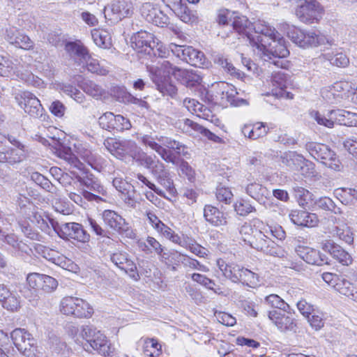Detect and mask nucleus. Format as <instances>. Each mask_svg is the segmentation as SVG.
Returning a JSON list of instances; mask_svg holds the SVG:
<instances>
[{
    "instance_id": "obj_1",
    "label": "nucleus",
    "mask_w": 357,
    "mask_h": 357,
    "mask_svg": "<svg viewBox=\"0 0 357 357\" xmlns=\"http://www.w3.org/2000/svg\"><path fill=\"white\" fill-rule=\"evenodd\" d=\"M255 33L261 34L259 45L255 44L254 51L261 59L281 68H286L288 62L284 59L289 54L285 41L275 29L266 22L258 20L255 26Z\"/></svg>"
},
{
    "instance_id": "obj_2",
    "label": "nucleus",
    "mask_w": 357,
    "mask_h": 357,
    "mask_svg": "<svg viewBox=\"0 0 357 357\" xmlns=\"http://www.w3.org/2000/svg\"><path fill=\"white\" fill-rule=\"evenodd\" d=\"M147 68L153 82L163 96L174 97L176 94V87L169 80L171 74L187 87H192L202 80L199 75L173 66L168 61H159L157 66H150Z\"/></svg>"
},
{
    "instance_id": "obj_3",
    "label": "nucleus",
    "mask_w": 357,
    "mask_h": 357,
    "mask_svg": "<svg viewBox=\"0 0 357 357\" xmlns=\"http://www.w3.org/2000/svg\"><path fill=\"white\" fill-rule=\"evenodd\" d=\"M140 142L154 150L166 162L177 164V155L186 158H189L190 155L185 144L168 137L156 136L155 138L145 135L140 137Z\"/></svg>"
},
{
    "instance_id": "obj_4",
    "label": "nucleus",
    "mask_w": 357,
    "mask_h": 357,
    "mask_svg": "<svg viewBox=\"0 0 357 357\" xmlns=\"http://www.w3.org/2000/svg\"><path fill=\"white\" fill-rule=\"evenodd\" d=\"M254 227L259 228L255 230V238L252 240L244 238V241H247L250 245L266 255L278 257L280 258H287V253L284 250L277 245L270 238L267 236L264 231H261V225H264L263 222L258 219L253 220Z\"/></svg>"
},
{
    "instance_id": "obj_5",
    "label": "nucleus",
    "mask_w": 357,
    "mask_h": 357,
    "mask_svg": "<svg viewBox=\"0 0 357 357\" xmlns=\"http://www.w3.org/2000/svg\"><path fill=\"white\" fill-rule=\"evenodd\" d=\"M82 335L86 342L84 345L85 350L88 351L89 347H91L104 356H108L112 353L111 344L106 336L93 326H84Z\"/></svg>"
},
{
    "instance_id": "obj_6",
    "label": "nucleus",
    "mask_w": 357,
    "mask_h": 357,
    "mask_svg": "<svg viewBox=\"0 0 357 357\" xmlns=\"http://www.w3.org/2000/svg\"><path fill=\"white\" fill-rule=\"evenodd\" d=\"M288 26L287 36L298 46L303 48L317 47L328 42L326 37L319 31H305L295 26Z\"/></svg>"
},
{
    "instance_id": "obj_7",
    "label": "nucleus",
    "mask_w": 357,
    "mask_h": 357,
    "mask_svg": "<svg viewBox=\"0 0 357 357\" xmlns=\"http://www.w3.org/2000/svg\"><path fill=\"white\" fill-rule=\"evenodd\" d=\"M305 149L310 155L315 160L320 161L326 167L340 171L341 162L336 154L327 145L317 142H307L305 144Z\"/></svg>"
},
{
    "instance_id": "obj_8",
    "label": "nucleus",
    "mask_w": 357,
    "mask_h": 357,
    "mask_svg": "<svg viewBox=\"0 0 357 357\" xmlns=\"http://www.w3.org/2000/svg\"><path fill=\"white\" fill-rule=\"evenodd\" d=\"M134 6L131 0H116L105 7V17L114 24L134 13Z\"/></svg>"
},
{
    "instance_id": "obj_9",
    "label": "nucleus",
    "mask_w": 357,
    "mask_h": 357,
    "mask_svg": "<svg viewBox=\"0 0 357 357\" xmlns=\"http://www.w3.org/2000/svg\"><path fill=\"white\" fill-rule=\"evenodd\" d=\"M52 228L64 240L74 239L81 243H86L90 240V235L82 225L77 222L53 224Z\"/></svg>"
},
{
    "instance_id": "obj_10",
    "label": "nucleus",
    "mask_w": 357,
    "mask_h": 357,
    "mask_svg": "<svg viewBox=\"0 0 357 357\" xmlns=\"http://www.w3.org/2000/svg\"><path fill=\"white\" fill-rule=\"evenodd\" d=\"M15 99L19 106L31 116L38 118L41 121L46 119V115L43 114L44 109L40 101L32 93L22 92L15 96Z\"/></svg>"
},
{
    "instance_id": "obj_11",
    "label": "nucleus",
    "mask_w": 357,
    "mask_h": 357,
    "mask_svg": "<svg viewBox=\"0 0 357 357\" xmlns=\"http://www.w3.org/2000/svg\"><path fill=\"white\" fill-rule=\"evenodd\" d=\"M321 8L317 0H299L296 15L305 24L317 22L321 17Z\"/></svg>"
},
{
    "instance_id": "obj_12",
    "label": "nucleus",
    "mask_w": 357,
    "mask_h": 357,
    "mask_svg": "<svg viewBox=\"0 0 357 357\" xmlns=\"http://www.w3.org/2000/svg\"><path fill=\"white\" fill-rule=\"evenodd\" d=\"M105 224L122 236L130 238L135 237V233L124 218L114 211L105 210L102 214Z\"/></svg>"
},
{
    "instance_id": "obj_13",
    "label": "nucleus",
    "mask_w": 357,
    "mask_h": 357,
    "mask_svg": "<svg viewBox=\"0 0 357 357\" xmlns=\"http://www.w3.org/2000/svg\"><path fill=\"white\" fill-rule=\"evenodd\" d=\"M280 159L283 165L292 170L301 171L306 176L314 175V164L294 151L284 153Z\"/></svg>"
},
{
    "instance_id": "obj_14",
    "label": "nucleus",
    "mask_w": 357,
    "mask_h": 357,
    "mask_svg": "<svg viewBox=\"0 0 357 357\" xmlns=\"http://www.w3.org/2000/svg\"><path fill=\"white\" fill-rule=\"evenodd\" d=\"M257 22L252 24L245 16L240 15L236 13L231 25L237 33L246 37L250 45L254 47L255 44H259V38L261 35L255 33V26Z\"/></svg>"
},
{
    "instance_id": "obj_15",
    "label": "nucleus",
    "mask_w": 357,
    "mask_h": 357,
    "mask_svg": "<svg viewBox=\"0 0 357 357\" xmlns=\"http://www.w3.org/2000/svg\"><path fill=\"white\" fill-rule=\"evenodd\" d=\"M76 178L80 185H83L87 189H83L81 191L82 195L86 199L91 202L95 201L96 202H98L100 200H101L100 196L89 191L91 190L100 195H105V190L96 177H95L93 174H86L84 176H76Z\"/></svg>"
},
{
    "instance_id": "obj_16",
    "label": "nucleus",
    "mask_w": 357,
    "mask_h": 357,
    "mask_svg": "<svg viewBox=\"0 0 357 357\" xmlns=\"http://www.w3.org/2000/svg\"><path fill=\"white\" fill-rule=\"evenodd\" d=\"M130 40L132 47L139 52L156 54L155 47L156 43L158 45V40L153 33L141 30L135 33Z\"/></svg>"
},
{
    "instance_id": "obj_17",
    "label": "nucleus",
    "mask_w": 357,
    "mask_h": 357,
    "mask_svg": "<svg viewBox=\"0 0 357 357\" xmlns=\"http://www.w3.org/2000/svg\"><path fill=\"white\" fill-rule=\"evenodd\" d=\"M100 126L106 130L123 131L131 128L128 119L122 115H114L112 112H105L98 119Z\"/></svg>"
},
{
    "instance_id": "obj_18",
    "label": "nucleus",
    "mask_w": 357,
    "mask_h": 357,
    "mask_svg": "<svg viewBox=\"0 0 357 357\" xmlns=\"http://www.w3.org/2000/svg\"><path fill=\"white\" fill-rule=\"evenodd\" d=\"M111 261L135 280L139 279L137 266L126 252L117 251L110 255Z\"/></svg>"
},
{
    "instance_id": "obj_19",
    "label": "nucleus",
    "mask_w": 357,
    "mask_h": 357,
    "mask_svg": "<svg viewBox=\"0 0 357 357\" xmlns=\"http://www.w3.org/2000/svg\"><path fill=\"white\" fill-rule=\"evenodd\" d=\"M5 39L16 47L25 50H33L34 47L33 41L15 27H10L6 29Z\"/></svg>"
},
{
    "instance_id": "obj_20",
    "label": "nucleus",
    "mask_w": 357,
    "mask_h": 357,
    "mask_svg": "<svg viewBox=\"0 0 357 357\" xmlns=\"http://www.w3.org/2000/svg\"><path fill=\"white\" fill-rule=\"evenodd\" d=\"M297 255L309 264L322 266L328 264V258L319 250L307 246L298 245L295 249Z\"/></svg>"
},
{
    "instance_id": "obj_21",
    "label": "nucleus",
    "mask_w": 357,
    "mask_h": 357,
    "mask_svg": "<svg viewBox=\"0 0 357 357\" xmlns=\"http://www.w3.org/2000/svg\"><path fill=\"white\" fill-rule=\"evenodd\" d=\"M0 303L8 311L16 312L20 308V297L4 284H0Z\"/></svg>"
},
{
    "instance_id": "obj_22",
    "label": "nucleus",
    "mask_w": 357,
    "mask_h": 357,
    "mask_svg": "<svg viewBox=\"0 0 357 357\" xmlns=\"http://www.w3.org/2000/svg\"><path fill=\"white\" fill-rule=\"evenodd\" d=\"M268 319L282 332L294 331L296 323L294 318L278 310L269 311Z\"/></svg>"
},
{
    "instance_id": "obj_23",
    "label": "nucleus",
    "mask_w": 357,
    "mask_h": 357,
    "mask_svg": "<svg viewBox=\"0 0 357 357\" xmlns=\"http://www.w3.org/2000/svg\"><path fill=\"white\" fill-rule=\"evenodd\" d=\"M291 221L298 226L313 227L319 222L317 215L306 211L294 210L289 213Z\"/></svg>"
},
{
    "instance_id": "obj_24",
    "label": "nucleus",
    "mask_w": 357,
    "mask_h": 357,
    "mask_svg": "<svg viewBox=\"0 0 357 357\" xmlns=\"http://www.w3.org/2000/svg\"><path fill=\"white\" fill-rule=\"evenodd\" d=\"M321 248L343 265H349L352 261L351 255L341 246L332 241H326L323 243Z\"/></svg>"
},
{
    "instance_id": "obj_25",
    "label": "nucleus",
    "mask_w": 357,
    "mask_h": 357,
    "mask_svg": "<svg viewBox=\"0 0 357 357\" xmlns=\"http://www.w3.org/2000/svg\"><path fill=\"white\" fill-rule=\"evenodd\" d=\"M340 217L331 216V221L334 224L333 229V233L339 237L340 239L346 242L347 243H351L353 241L352 233L350 231L349 227L347 224L346 218L342 215Z\"/></svg>"
},
{
    "instance_id": "obj_26",
    "label": "nucleus",
    "mask_w": 357,
    "mask_h": 357,
    "mask_svg": "<svg viewBox=\"0 0 357 357\" xmlns=\"http://www.w3.org/2000/svg\"><path fill=\"white\" fill-rule=\"evenodd\" d=\"M41 280H43V274L33 273L28 275L26 282L29 287L24 288L21 291L29 301H35L38 297V291L41 289Z\"/></svg>"
},
{
    "instance_id": "obj_27",
    "label": "nucleus",
    "mask_w": 357,
    "mask_h": 357,
    "mask_svg": "<svg viewBox=\"0 0 357 357\" xmlns=\"http://www.w3.org/2000/svg\"><path fill=\"white\" fill-rule=\"evenodd\" d=\"M24 158V145L16 142V148H8L0 151V163L8 162L13 165L21 162Z\"/></svg>"
},
{
    "instance_id": "obj_28",
    "label": "nucleus",
    "mask_w": 357,
    "mask_h": 357,
    "mask_svg": "<svg viewBox=\"0 0 357 357\" xmlns=\"http://www.w3.org/2000/svg\"><path fill=\"white\" fill-rule=\"evenodd\" d=\"M259 282L257 274L238 264L233 282H240L250 287H255Z\"/></svg>"
},
{
    "instance_id": "obj_29",
    "label": "nucleus",
    "mask_w": 357,
    "mask_h": 357,
    "mask_svg": "<svg viewBox=\"0 0 357 357\" xmlns=\"http://www.w3.org/2000/svg\"><path fill=\"white\" fill-rule=\"evenodd\" d=\"M204 216L207 222L215 227L225 225L227 222V214L212 205L205 206Z\"/></svg>"
},
{
    "instance_id": "obj_30",
    "label": "nucleus",
    "mask_w": 357,
    "mask_h": 357,
    "mask_svg": "<svg viewBox=\"0 0 357 357\" xmlns=\"http://www.w3.org/2000/svg\"><path fill=\"white\" fill-rule=\"evenodd\" d=\"M269 128L266 123L257 122L254 124H245L243 126L241 132L243 135L250 139H257L263 137L268 132Z\"/></svg>"
},
{
    "instance_id": "obj_31",
    "label": "nucleus",
    "mask_w": 357,
    "mask_h": 357,
    "mask_svg": "<svg viewBox=\"0 0 357 357\" xmlns=\"http://www.w3.org/2000/svg\"><path fill=\"white\" fill-rule=\"evenodd\" d=\"M220 86V91L221 93L222 99H225L227 102L234 106H240L247 105L246 100L239 98L236 96L238 93L236 89L232 85H229L227 83L222 82L218 85Z\"/></svg>"
},
{
    "instance_id": "obj_32",
    "label": "nucleus",
    "mask_w": 357,
    "mask_h": 357,
    "mask_svg": "<svg viewBox=\"0 0 357 357\" xmlns=\"http://www.w3.org/2000/svg\"><path fill=\"white\" fill-rule=\"evenodd\" d=\"M175 6V13L183 22L192 24L197 21L198 15L197 12L189 8L186 4L181 3V0H178V3Z\"/></svg>"
},
{
    "instance_id": "obj_33",
    "label": "nucleus",
    "mask_w": 357,
    "mask_h": 357,
    "mask_svg": "<svg viewBox=\"0 0 357 357\" xmlns=\"http://www.w3.org/2000/svg\"><path fill=\"white\" fill-rule=\"evenodd\" d=\"M245 190L249 196L259 203H264L266 199L270 195V192L266 187L256 182L248 184Z\"/></svg>"
},
{
    "instance_id": "obj_34",
    "label": "nucleus",
    "mask_w": 357,
    "mask_h": 357,
    "mask_svg": "<svg viewBox=\"0 0 357 357\" xmlns=\"http://www.w3.org/2000/svg\"><path fill=\"white\" fill-rule=\"evenodd\" d=\"M119 147L118 154L129 156L135 160L142 150L134 141L126 139L120 141Z\"/></svg>"
},
{
    "instance_id": "obj_35",
    "label": "nucleus",
    "mask_w": 357,
    "mask_h": 357,
    "mask_svg": "<svg viewBox=\"0 0 357 357\" xmlns=\"http://www.w3.org/2000/svg\"><path fill=\"white\" fill-rule=\"evenodd\" d=\"M65 49L71 57L79 59L81 62L89 58V51L82 44L76 42H68Z\"/></svg>"
},
{
    "instance_id": "obj_36",
    "label": "nucleus",
    "mask_w": 357,
    "mask_h": 357,
    "mask_svg": "<svg viewBox=\"0 0 357 357\" xmlns=\"http://www.w3.org/2000/svg\"><path fill=\"white\" fill-rule=\"evenodd\" d=\"M81 156L93 169L98 172H100L106 166L107 161L91 150H84L81 153Z\"/></svg>"
},
{
    "instance_id": "obj_37",
    "label": "nucleus",
    "mask_w": 357,
    "mask_h": 357,
    "mask_svg": "<svg viewBox=\"0 0 357 357\" xmlns=\"http://www.w3.org/2000/svg\"><path fill=\"white\" fill-rule=\"evenodd\" d=\"M91 36L95 44L103 49H109L112 45L110 33L105 29H93Z\"/></svg>"
},
{
    "instance_id": "obj_38",
    "label": "nucleus",
    "mask_w": 357,
    "mask_h": 357,
    "mask_svg": "<svg viewBox=\"0 0 357 357\" xmlns=\"http://www.w3.org/2000/svg\"><path fill=\"white\" fill-rule=\"evenodd\" d=\"M334 289L339 291L341 294H343L349 298L357 301V291H354V286L344 278H340L337 283L335 284Z\"/></svg>"
},
{
    "instance_id": "obj_39",
    "label": "nucleus",
    "mask_w": 357,
    "mask_h": 357,
    "mask_svg": "<svg viewBox=\"0 0 357 357\" xmlns=\"http://www.w3.org/2000/svg\"><path fill=\"white\" fill-rule=\"evenodd\" d=\"M186 56L185 61L186 63L195 67H201L205 62V56L203 52L189 46L185 50Z\"/></svg>"
},
{
    "instance_id": "obj_40",
    "label": "nucleus",
    "mask_w": 357,
    "mask_h": 357,
    "mask_svg": "<svg viewBox=\"0 0 357 357\" xmlns=\"http://www.w3.org/2000/svg\"><path fill=\"white\" fill-rule=\"evenodd\" d=\"M139 197L140 195L137 192L134 186L131 185L121 192V199L124 203L132 208H136L137 204H139Z\"/></svg>"
},
{
    "instance_id": "obj_41",
    "label": "nucleus",
    "mask_w": 357,
    "mask_h": 357,
    "mask_svg": "<svg viewBox=\"0 0 357 357\" xmlns=\"http://www.w3.org/2000/svg\"><path fill=\"white\" fill-rule=\"evenodd\" d=\"M59 156L65 160L70 166L82 170L84 167V164L73 153L71 149L68 147H63L59 150Z\"/></svg>"
},
{
    "instance_id": "obj_42",
    "label": "nucleus",
    "mask_w": 357,
    "mask_h": 357,
    "mask_svg": "<svg viewBox=\"0 0 357 357\" xmlns=\"http://www.w3.org/2000/svg\"><path fill=\"white\" fill-rule=\"evenodd\" d=\"M330 112L331 118L333 119V123L335 122L338 123L340 125H349L353 123L352 121H349L351 116H354L356 115L355 113H352L344 109H332Z\"/></svg>"
},
{
    "instance_id": "obj_43",
    "label": "nucleus",
    "mask_w": 357,
    "mask_h": 357,
    "mask_svg": "<svg viewBox=\"0 0 357 357\" xmlns=\"http://www.w3.org/2000/svg\"><path fill=\"white\" fill-rule=\"evenodd\" d=\"M336 195L344 205L354 204L357 201V190L354 188H340Z\"/></svg>"
},
{
    "instance_id": "obj_44",
    "label": "nucleus",
    "mask_w": 357,
    "mask_h": 357,
    "mask_svg": "<svg viewBox=\"0 0 357 357\" xmlns=\"http://www.w3.org/2000/svg\"><path fill=\"white\" fill-rule=\"evenodd\" d=\"M161 345L157 340L153 338L144 340L143 346L144 354L147 357H158L160 355L162 349Z\"/></svg>"
},
{
    "instance_id": "obj_45",
    "label": "nucleus",
    "mask_w": 357,
    "mask_h": 357,
    "mask_svg": "<svg viewBox=\"0 0 357 357\" xmlns=\"http://www.w3.org/2000/svg\"><path fill=\"white\" fill-rule=\"evenodd\" d=\"M80 87L86 94L96 99L101 97L105 91L100 86L91 80H84L80 84Z\"/></svg>"
},
{
    "instance_id": "obj_46",
    "label": "nucleus",
    "mask_w": 357,
    "mask_h": 357,
    "mask_svg": "<svg viewBox=\"0 0 357 357\" xmlns=\"http://www.w3.org/2000/svg\"><path fill=\"white\" fill-rule=\"evenodd\" d=\"M315 205L320 209L331 211L335 215L343 214L341 208L337 207L335 202L328 197H320L314 202Z\"/></svg>"
},
{
    "instance_id": "obj_47",
    "label": "nucleus",
    "mask_w": 357,
    "mask_h": 357,
    "mask_svg": "<svg viewBox=\"0 0 357 357\" xmlns=\"http://www.w3.org/2000/svg\"><path fill=\"white\" fill-rule=\"evenodd\" d=\"M77 307V297L67 296L60 302V311L62 314L75 317Z\"/></svg>"
},
{
    "instance_id": "obj_48",
    "label": "nucleus",
    "mask_w": 357,
    "mask_h": 357,
    "mask_svg": "<svg viewBox=\"0 0 357 357\" xmlns=\"http://www.w3.org/2000/svg\"><path fill=\"white\" fill-rule=\"evenodd\" d=\"M75 317L89 318L93 313V309L86 301L77 297Z\"/></svg>"
},
{
    "instance_id": "obj_49",
    "label": "nucleus",
    "mask_w": 357,
    "mask_h": 357,
    "mask_svg": "<svg viewBox=\"0 0 357 357\" xmlns=\"http://www.w3.org/2000/svg\"><path fill=\"white\" fill-rule=\"evenodd\" d=\"M0 240L15 250H22V242L19 240L18 236L14 233H6L1 227Z\"/></svg>"
},
{
    "instance_id": "obj_50",
    "label": "nucleus",
    "mask_w": 357,
    "mask_h": 357,
    "mask_svg": "<svg viewBox=\"0 0 357 357\" xmlns=\"http://www.w3.org/2000/svg\"><path fill=\"white\" fill-rule=\"evenodd\" d=\"M217 266L224 277L233 282L238 264L234 263L227 264L225 260L219 259L217 260Z\"/></svg>"
},
{
    "instance_id": "obj_51",
    "label": "nucleus",
    "mask_w": 357,
    "mask_h": 357,
    "mask_svg": "<svg viewBox=\"0 0 357 357\" xmlns=\"http://www.w3.org/2000/svg\"><path fill=\"white\" fill-rule=\"evenodd\" d=\"M33 336L24 328H15L10 334V337L15 347L17 348L22 343H24L26 340H29Z\"/></svg>"
},
{
    "instance_id": "obj_52",
    "label": "nucleus",
    "mask_w": 357,
    "mask_h": 357,
    "mask_svg": "<svg viewBox=\"0 0 357 357\" xmlns=\"http://www.w3.org/2000/svg\"><path fill=\"white\" fill-rule=\"evenodd\" d=\"M36 226L43 232L50 234L51 231L50 225L52 227L53 224H59L54 222L52 219H50L47 216H43L40 214H35L33 220Z\"/></svg>"
},
{
    "instance_id": "obj_53",
    "label": "nucleus",
    "mask_w": 357,
    "mask_h": 357,
    "mask_svg": "<svg viewBox=\"0 0 357 357\" xmlns=\"http://www.w3.org/2000/svg\"><path fill=\"white\" fill-rule=\"evenodd\" d=\"M17 350L26 357H35L36 352V341L32 337L29 340L17 347Z\"/></svg>"
},
{
    "instance_id": "obj_54",
    "label": "nucleus",
    "mask_w": 357,
    "mask_h": 357,
    "mask_svg": "<svg viewBox=\"0 0 357 357\" xmlns=\"http://www.w3.org/2000/svg\"><path fill=\"white\" fill-rule=\"evenodd\" d=\"M179 255L183 257L181 260V262L183 266L205 273L209 271L207 266L200 264L197 259L191 258L188 255H182L181 253Z\"/></svg>"
},
{
    "instance_id": "obj_55",
    "label": "nucleus",
    "mask_w": 357,
    "mask_h": 357,
    "mask_svg": "<svg viewBox=\"0 0 357 357\" xmlns=\"http://www.w3.org/2000/svg\"><path fill=\"white\" fill-rule=\"evenodd\" d=\"M204 128L199 124L192 121L189 119L183 120V126L182 130L184 132L188 133L190 135L196 136L198 134L202 133Z\"/></svg>"
},
{
    "instance_id": "obj_56",
    "label": "nucleus",
    "mask_w": 357,
    "mask_h": 357,
    "mask_svg": "<svg viewBox=\"0 0 357 357\" xmlns=\"http://www.w3.org/2000/svg\"><path fill=\"white\" fill-rule=\"evenodd\" d=\"M265 301L273 307L282 310L284 311H288L290 310V306L277 294H270L269 296H267L265 298Z\"/></svg>"
},
{
    "instance_id": "obj_57",
    "label": "nucleus",
    "mask_w": 357,
    "mask_h": 357,
    "mask_svg": "<svg viewBox=\"0 0 357 357\" xmlns=\"http://www.w3.org/2000/svg\"><path fill=\"white\" fill-rule=\"evenodd\" d=\"M322 98L329 104H337L342 101V95L333 90L332 86L321 90Z\"/></svg>"
},
{
    "instance_id": "obj_58",
    "label": "nucleus",
    "mask_w": 357,
    "mask_h": 357,
    "mask_svg": "<svg viewBox=\"0 0 357 357\" xmlns=\"http://www.w3.org/2000/svg\"><path fill=\"white\" fill-rule=\"evenodd\" d=\"M31 179L38 185L41 186L45 190L53 192L55 187L53 184L43 175L38 172H33L31 174Z\"/></svg>"
},
{
    "instance_id": "obj_59",
    "label": "nucleus",
    "mask_w": 357,
    "mask_h": 357,
    "mask_svg": "<svg viewBox=\"0 0 357 357\" xmlns=\"http://www.w3.org/2000/svg\"><path fill=\"white\" fill-rule=\"evenodd\" d=\"M82 63H86L87 70L93 73H97L98 75H105L107 70L102 68L99 63V61L93 59L89 54V58L84 60Z\"/></svg>"
},
{
    "instance_id": "obj_60",
    "label": "nucleus",
    "mask_w": 357,
    "mask_h": 357,
    "mask_svg": "<svg viewBox=\"0 0 357 357\" xmlns=\"http://www.w3.org/2000/svg\"><path fill=\"white\" fill-rule=\"evenodd\" d=\"M310 115L319 125L324 126L329 128H333L334 123L330 112H328L327 116L320 114L317 111H312L310 113Z\"/></svg>"
},
{
    "instance_id": "obj_61",
    "label": "nucleus",
    "mask_w": 357,
    "mask_h": 357,
    "mask_svg": "<svg viewBox=\"0 0 357 357\" xmlns=\"http://www.w3.org/2000/svg\"><path fill=\"white\" fill-rule=\"evenodd\" d=\"M160 8L158 6L154 5L151 3H144L141 8L140 12L142 16L147 21H153V17L155 15L156 10H159Z\"/></svg>"
},
{
    "instance_id": "obj_62",
    "label": "nucleus",
    "mask_w": 357,
    "mask_h": 357,
    "mask_svg": "<svg viewBox=\"0 0 357 357\" xmlns=\"http://www.w3.org/2000/svg\"><path fill=\"white\" fill-rule=\"evenodd\" d=\"M155 158V156L147 155L141 150L135 160L139 162V165L150 170L158 162Z\"/></svg>"
},
{
    "instance_id": "obj_63",
    "label": "nucleus",
    "mask_w": 357,
    "mask_h": 357,
    "mask_svg": "<svg viewBox=\"0 0 357 357\" xmlns=\"http://www.w3.org/2000/svg\"><path fill=\"white\" fill-rule=\"evenodd\" d=\"M41 280V290L45 293L54 291L58 286L56 280L51 276L43 275V280Z\"/></svg>"
},
{
    "instance_id": "obj_64",
    "label": "nucleus",
    "mask_w": 357,
    "mask_h": 357,
    "mask_svg": "<svg viewBox=\"0 0 357 357\" xmlns=\"http://www.w3.org/2000/svg\"><path fill=\"white\" fill-rule=\"evenodd\" d=\"M234 209L237 214L245 216L255 211V208L252 206L249 202L241 200L234 204Z\"/></svg>"
}]
</instances>
